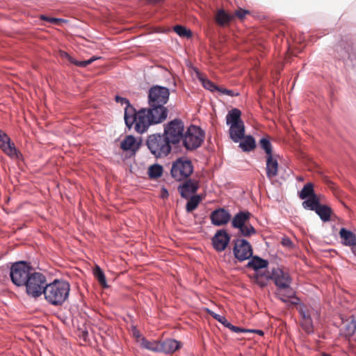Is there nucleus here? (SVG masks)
<instances>
[{"label":"nucleus","mask_w":356,"mask_h":356,"mask_svg":"<svg viewBox=\"0 0 356 356\" xmlns=\"http://www.w3.org/2000/svg\"><path fill=\"white\" fill-rule=\"evenodd\" d=\"M170 91L168 88L154 86L148 92L149 108L138 111V123L134 129L138 134H143L152 124L163 122L168 117V110L165 104L169 99Z\"/></svg>","instance_id":"nucleus-1"},{"label":"nucleus","mask_w":356,"mask_h":356,"mask_svg":"<svg viewBox=\"0 0 356 356\" xmlns=\"http://www.w3.org/2000/svg\"><path fill=\"white\" fill-rule=\"evenodd\" d=\"M270 279L274 281L277 286V295L282 302H286L292 299L291 304L298 303L299 298L296 296L294 290L291 287L292 278L286 270L280 268H273L270 273Z\"/></svg>","instance_id":"nucleus-2"},{"label":"nucleus","mask_w":356,"mask_h":356,"mask_svg":"<svg viewBox=\"0 0 356 356\" xmlns=\"http://www.w3.org/2000/svg\"><path fill=\"white\" fill-rule=\"evenodd\" d=\"M70 291V284L63 280H55L47 284L44 292L45 300L51 305H61L68 298Z\"/></svg>","instance_id":"nucleus-3"},{"label":"nucleus","mask_w":356,"mask_h":356,"mask_svg":"<svg viewBox=\"0 0 356 356\" xmlns=\"http://www.w3.org/2000/svg\"><path fill=\"white\" fill-rule=\"evenodd\" d=\"M146 145L150 152L156 158L168 156L172 150V144L163 134H154L147 137Z\"/></svg>","instance_id":"nucleus-4"},{"label":"nucleus","mask_w":356,"mask_h":356,"mask_svg":"<svg viewBox=\"0 0 356 356\" xmlns=\"http://www.w3.org/2000/svg\"><path fill=\"white\" fill-rule=\"evenodd\" d=\"M33 271L34 269L29 263L18 261L11 266L10 276L14 284L17 286H24Z\"/></svg>","instance_id":"nucleus-5"},{"label":"nucleus","mask_w":356,"mask_h":356,"mask_svg":"<svg viewBox=\"0 0 356 356\" xmlns=\"http://www.w3.org/2000/svg\"><path fill=\"white\" fill-rule=\"evenodd\" d=\"M47 285L46 276L34 270L24 286L26 287V293L29 296L36 298L44 293Z\"/></svg>","instance_id":"nucleus-6"},{"label":"nucleus","mask_w":356,"mask_h":356,"mask_svg":"<svg viewBox=\"0 0 356 356\" xmlns=\"http://www.w3.org/2000/svg\"><path fill=\"white\" fill-rule=\"evenodd\" d=\"M204 139V132L200 127L191 125L184 132L181 141L187 150L193 151L201 146Z\"/></svg>","instance_id":"nucleus-7"},{"label":"nucleus","mask_w":356,"mask_h":356,"mask_svg":"<svg viewBox=\"0 0 356 356\" xmlns=\"http://www.w3.org/2000/svg\"><path fill=\"white\" fill-rule=\"evenodd\" d=\"M163 134L172 145L179 144L184 134V124L181 120L175 119L164 125Z\"/></svg>","instance_id":"nucleus-8"},{"label":"nucleus","mask_w":356,"mask_h":356,"mask_svg":"<svg viewBox=\"0 0 356 356\" xmlns=\"http://www.w3.org/2000/svg\"><path fill=\"white\" fill-rule=\"evenodd\" d=\"M193 166L190 160L179 158L173 162L171 168L172 177L177 181L187 179L193 172Z\"/></svg>","instance_id":"nucleus-9"},{"label":"nucleus","mask_w":356,"mask_h":356,"mask_svg":"<svg viewBox=\"0 0 356 356\" xmlns=\"http://www.w3.org/2000/svg\"><path fill=\"white\" fill-rule=\"evenodd\" d=\"M0 148L4 154L12 159L21 160L22 159V153L17 149L14 143L12 142L9 136L1 129Z\"/></svg>","instance_id":"nucleus-10"},{"label":"nucleus","mask_w":356,"mask_h":356,"mask_svg":"<svg viewBox=\"0 0 356 356\" xmlns=\"http://www.w3.org/2000/svg\"><path fill=\"white\" fill-rule=\"evenodd\" d=\"M233 252L235 257L239 261H243L250 259L253 254L250 243L242 238H238L234 241Z\"/></svg>","instance_id":"nucleus-11"},{"label":"nucleus","mask_w":356,"mask_h":356,"mask_svg":"<svg viewBox=\"0 0 356 356\" xmlns=\"http://www.w3.org/2000/svg\"><path fill=\"white\" fill-rule=\"evenodd\" d=\"M115 101L122 104H124L127 105L124 109V121L129 129H131L133 125L135 126L138 123V112H136V109L130 104L127 99L116 96Z\"/></svg>","instance_id":"nucleus-12"},{"label":"nucleus","mask_w":356,"mask_h":356,"mask_svg":"<svg viewBox=\"0 0 356 356\" xmlns=\"http://www.w3.org/2000/svg\"><path fill=\"white\" fill-rule=\"evenodd\" d=\"M230 241V236L224 229L218 230L212 238L214 249L218 252H222L226 249Z\"/></svg>","instance_id":"nucleus-13"},{"label":"nucleus","mask_w":356,"mask_h":356,"mask_svg":"<svg viewBox=\"0 0 356 356\" xmlns=\"http://www.w3.org/2000/svg\"><path fill=\"white\" fill-rule=\"evenodd\" d=\"M210 218L213 225L222 226L229 222L231 220V215L225 209L219 208L211 212Z\"/></svg>","instance_id":"nucleus-14"},{"label":"nucleus","mask_w":356,"mask_h":356,"mask_svg":"<svg viewBox=\"0 0 356 356\" xmlns=\"http://www.w3.org/2000/svg\"><path fill=\"white\" fill-rule=\"evenodd\" d=\"M199 188L198 182L188 179L178 187V191L182 197L188 199L191 194L196 193Z\"/></svg>","instance_id":"nucleus-15"},{"label":"nucleus","mask_w":356,"mask_h":356,"mask_svg":"<svg viewBox=\"0 0 356 356\" xmlns=\"http://www.w3.org/2000/svg\"><path fill=\"white\" fill-rule=\"evenodd\" d=\"M266 176L268 179H272L277 175L278 162L274 155L266 156Z\"/></svg>","instance_id":"nucleus-16"},{"label":"nucleus","mask_w":356,"mask_h":356,"mask_svg":"<svg viewBox=\"0 0 356 356\" xmlns=\"http://www.w3.org/2000/svg\"><path fill=\"white\" fill-rule=\"evenodd\" d=\"M252 216L249 211H240L237 213L233 218L232 225L234 228H241L242 226L249 222V220Z\"/></svg>","instance_id":"nucleus-17"},{"label":"nucleus","mask_w":356,"mask_h":356,"mask_svg":"<svg viewBox=\"0 0 356 356\" xmlns=\"http://www.w3.org/2000/svg\"><path fill=\"white\" fill-rule=\"evenodd\" d=\"M229 137L234 143H238L244 138L245 126L244 123L229 127Z\"/></svg>","instance_id":"nucleus-18"},{"label":"nucleus","mask_w":356,"mask_h":356,"mask_svg":"<svg viewBox=\"0 0 356 356\" xmlns=\"http://www.w3.org/2000/svg\"><path fill=\"white\" fill-rule=\"evenodd\" d=\"M161 347L159 351L165 353H173L181 347V343L175 339H168L160 343Z\"/></svg>","instance_id":"nucleus-19"},{"label":"nucleus","mask_w":356,"mask_h":356,"mask_svg":"<svg viewBox=\"0 0 356 356\" xmlns=\"http://www.w3.org/2000/svg\"><path fill=\"white\" fill-rule=\"evenodd\" d=\"M234 19V15L226 13L223 9L218 10L215 16L216 22L220 26H225Z\"/></svg>","instance_id":"nucleus-20"},{"label":"nucleus","mask_w":356,"mask_h":356,"mask_svg":"<svg viewBox=\"0 0 356 356\" xmlns=\"http://www.w3.org/2000/svg\"><path fill=\"white\" fill-rule=\"evenodd\" d=\"M322 197L318 195H314L312 197L307 198L302 202V207L305 209L316 211L318 206L321 204Z\"/></svg>","instance_id":"nucleus-21"},{"label":"nucleus","mask_w":356,"mask_h":356,"mask_svg":"<svg viewBox=\"0 0 356 356\" xmlns=\"http://www.w3.org/2000/svg\"><path fill=\"white\" fill-rule=\"evenodd\" d=\"M140 144L136 142L133 136H127L121 142L120 147L124 151L136 152L139 148Z\"/></svg>","instance_id":"nucleus-22"},{"label":"nucleus","mask_w":356,"mask_h":356,"mask_svg":"<svg viewBox=\"0 0 356 356\" xmlns=\"http://www.w3.org/2000/svg\"><path fill=\"white\" fill-rule=\"evenodd\" d=\"M241 112L239 109L233 108L227 113L226 116V123L227 125L234 126L243 123L241 119Z\"/></svg>","instance_id":"nucleus-23"},{"label":"nucleus","mask_w":356,"mask_h":356,"mask_svg":"<svg viewBox=\"0 0 356 356\" xmlns=\"http://www.w3.org/2000/svg\"><path fill=\"white\" fill-rule=\"evenodd\" d=\"M339 236L343 241V244L346 246H351L356 242V236L351 231L341 228L339 231Z\"/></svg>","instance_id":"nucleus-24"},{"label":"nucleus","mask_w":356,"mask_h":356,"mask_svg":"<svg viewBox=\"0 0 356 356\" xmlns=\"http://www.w3.org/2000/svg\"><path fill=\"white\" fill-rule=\"evenodd\" d=\"M316 213L320 217L321 220L323 222H328L330 220L331 215L332 214V209L325 204H321L315 211Z\"/></svg>","instance_id":"nucleus-25"},{"label":"nucleus","mask_w":356,"mask_h":356,"mask_svg":"<svg viewBox=\"0 0 356 356\" xmlns=\"http://www.w3.org/2000/svg\"><path fill=\"white\" fill-rule=\"evenodd\" d=\"M268 261L263 259L259 257H252L251 260L248 263L247 266L248 268H252L254 270H257L259 269L264 268L268 266Z\"/></svg>","instance_id":"nucleus-26"},{"label":"nucleus","mask_w":356,"mask_h":356,"mask_svg":"<svg viewBox=\"0 0 356 356\" xmlns=\"http://www.w3.org/2000/svg\"><path fill=\"white\" fill-rule=\"evenodd\" d=\"M243 141L239 144V147L243 152H250L255 149L256 143L254 138L252 136H245Z\"/></svg>","instance_id":"nucleus-27"},{"label":"nucleus","mask_w":356,"mask_h":356,"mask_svg":"<svg viewBox=\"0 0 356 356\" xmlns=\"http://www.w3.org/2000/svg\"><path fill=\"white\" fill-rule=\"evenodd\" d=\"M138 342L140 347L153 352H159L161 347L160 342L156 341H148L145 338L142 337Z\"/></svg>","instance_id":"nucleus-28"},{"label":"nucleus","mask_w":356,"mask_h":356,"mask_svg":"<svg viewBox=\"0 0 356 356\" xmlns=\"http://www.w3.org/2000/svg\"><path fill=\"white\" fill-rule=\"evenodd\" d=\"M299 312L306 323H308V331L312 330V321L311 316L313 314V310L310 309L306 305H302L299 309Z\"/></svg>","instance_id":"nucleus-29"},{"label":"nucleus","mask_w":356,"mask_h":356,"mask_svg":"<svg viewBox=\"0 0 356 356\" xmlns=\"http://www.w3.org/2000/svg\"><path fill=\"white\" fill-rule=\"evenodd\" d=\"M314 195H316L314 190V185L312 183L306 184L302 190L299 192L298 195L301 200H305Z\"/></svg>","instance_id":"nucleus-30"},{"label":"nucleus","mask_w":356,"mask_h":356,"mask_svg":"<svg viewBox=\"0 0 356 356\" xmlns=\"http://www.w3.org/2000/svg\"><path fill=\"white\" fill-rule=\"evenodd\" d=\"M93 274H94V276L95 277V278L98 280L99 284L102 287H104V288L108 287L105 275H104L103 270L101 269V268L99 266H95V267L93 270Z\"/></svg>","instance_id":"nucleus-31"},{"label":"nucleus","mask_w":356,"mask_h":356,"mask_svg":"<svg viewBox=\"0 0 356 356\" xmlns=\"http://www.w3.org/2000/svg\"><path fill=\"white\" fill-rule=\"evenodd\" d=\"M254 282L260 286L261 287H264L267 286L269 280L270 279V273H268V274H262L257 273H255L254 276Z\"/></svg>","instance_id":"nucleus-32"},{"label":"nucleus","mask_w":356,"mask_h":356,"mask_svg":"<svg viewBox=\"0 0 356 356\" xmlns=\"http://www.w3.org/2000/svg\"><path fill=\"white\" fill-rule=\"evenodd\" d=\"M201 197L200 195L192 196L188 201L186 207V211L190 213L194 211L199 205L201 202Z\"/></svg>","instance_id":"nucleus-33"},{"label":"nucleus","mask_w":356,"mask_h":356,"mask_svg":"<svg viewBox=\"0 0 356 356\" xmlns=\"http://www.w3.org/2000/svg\"><path fill=\"white\" fill-rule=\"evenodd\" d=\"M163 168L160 165L154 164L148 169V175L151 179H157L162 175Z\"/></svg>","instance_id":"nucleus-34"},{"label":"nucleus","mask_w":356,"mask_h":356,"mask_svg":"<svg viewBox=\"0 0 356 356\" xmlns=\"http://www.w3.org/2000/svg\"><path fill=\"white\" fill-rule=\"evenodd\" d=\"M173 31L180 37L190 38L192 37V32L191 30L186 29L181 25H176L173 27Z\"/></svg>","instance_id":"nucleus-35"},{"label":"nucleus","mask_w":356,"mask_h":356,"mask_svg":"<svg viewBox=\"0 0 356 356\" xmlns=\"http://www.w3.org/2000/svg\"><path fill=\"white\" fill-rule=\"evenodd\" d=\"M240 234L245 237L250 236L251 235L255 234L257 231L254 227L248 222L247 224L242 226L241 228H238Z\"/></svg>","instance_id":"nucleus-36"},{"label":"nucleus","mask_w":356,"mask_h":356,"mask_svg":"<svg viewBox=\"0 0 356 356\" xmlns=\"http://www.w3.org/2000/svg\"><path fill=\"white\" fill-rule=\"evenodd\" d=\"M259 145L261 148L265 151L266 156H268L269 155H273L272 150V145L268 138H261L259 141Z\"/></svg>","instance_id":"nucleus-37"},{"label":"nucleus","mask_w":356,"mask_h":356,"mask_svg":"<svg viewBox=\"0 0 356 356\" xmlns=\"http://www.w3.org/2000/svg\"><path fill=\"white\" fill-rule=\"evenodd\" d=\"M356 332V321L353 319L349 323L346 325L345 335L348 338H350Z\"/></svg>","instance_id":"nucleus-38"},{"label":"nucleus","mask_w":356,"mask_h":356,"mask_svg":"<svg viewBox=\"0 0 356 356\" xmlns=\"http://www.w3.org/2000/svg\"><path fill=\"white\" fill-rule=\"evenodd\" d=\"M59 56L60 58L67 60L70 63L74 64L77 66V63L79 61L72 57L68 53L64 51H59Z\"/></svg>","instance_id":"nucleus-39"},{"label":"nucleus","mask_w":356,"mask_h":356,"mask_svg":"<svg viewBox=\"0 0 356 356\" xmlns=\"http://www.w3.org/2000/svg\"><path fill=\"white\" fill-rule=\"evenodd\" d=\"M209 313L213 318L222 323L225 327H227V323H229L225 316L216 314L213 312L209 311Z\"/></svg>","instance_id":"nucleus-40"},{"label":"nucleus","mask_w":356,"mask_h":356,"mask_svg":"<svg viewBox=\"0 0 356 356\" xmlns=\"http://www.w3.org/2000/svg\"><path fill=\"white\" fill-rule=\"evenodd\" d=\"M203 86L211 91L218 90V87L214 85L213 82L208 79H202Z\"/></svg>","instance_id":"nucleus-41"},{"label":"nucleus","mask_w":356,"mask_h":356,"mask_svg":"<svg viewBox=\"0 0 356 356\" xmlns=\"http://www.w3.org/2000/svg\"><path fill=\"white\" fill-rule=\"evenodd\" d=\"M226 327L229 328L232 332H236V333H239V332L245 333V332H250V330H248V329H245V328H241V327H237V326H234V325H232L230 323H227V327Z\"/></svg>","instance_id":"nucleus-42"},{"label":"nucleus","mask_w":356,"mask_h":356,"mask_svg":"<svg viewBox=\"0 0 356 356\" xmlns=\"http://www.w3.org/2000/svg\"><path fill=\"white\" fill-rule=\"evenodd\" d=\"M97 59H98L97 57L92 56L88 60L79 61V63H77V66L81 67H85L88 65L91 64L93 61L96 60Z\"/></svg>","instance_id":"nucleus-43"},{"label":"nucleus","mask_w":356,"mask_h":356,"mask_svg":"<svg viewBox=\"0 0 356 356\" xmlns=\"http://www.w3.org/2000/svg\"><path fill=\"white\" fill-rule=\"evenodd\" d=\"M248 13V11L243 10L242 8H240L235 11L234 15V17H238L240 19H243L245 15Z\"/></svg>","instance_id":"nucleus-44"},{"label":"nucleus","mask_w":356,"mask_h":356,"mask_svg":"<svg viewBox=\"0 0 356 356\" xmlns=\"http://www.w3.org/2000/svg\"><path fill=\"white\" fill-rule=\"evenodd\" d=\"M41 19H43V20L48 21V22H50L51 23H54L55 24H58L59 22L63 21V19H61L50 18V17H46V16H44V15L41 16Z\"/></svg>","instance_id":"nucleus-45"},{"label":"nucleus","mask_w":356,"mask_h":356,"mask_svg":"<svg viewBox=\"0 0 356 356\" xmlns=\"http://www.w3.org/2000/svg\"><path fill=\"white\" fill-rule=\"evenodd\" d=\"M79 337L81 339H83V340L84 341H88V332L87 330H79Z\"/></svg>","instance_id":"nucleus-46"},{"label":"nucleus","mask_w":356,"mask_h":356,"mask_svg":"<svg viewBox=\"0 0 356 356\" xmlns=\"http://www.w3.org/2000/svg\"><path fill=\"white\" fill-rule=\"evenodd\" d=\"M218 91L220 92L222 94H225V95H229V96H231V97H233V96L236 95V94L234 92L233 90H227V89H225V88H218Z\"/></svg>","instance_id":"nucleus-47"},{"label":"nucleus","mask_w":356,"mask_h":356,"mask_svg":"<svg viewBox=\"0 0 356 356\" xmlns=\"http://www.w3.org/2000/svg\"><path fill=\"white\" fill-rule=\"evenodd\" d=\"M281 243H282V245H284L285 247H289V248H291L293 245V243H292L291 241L288 237H284L282 239Z\"/></svg>","instance_id":"nucleus-48"},{"label":"nucleus","mask_w":356,"mask_h":356,"mask_svg":"<svg viewBox=\"0 0 356 356\" xmlns=\"http://www.w3.org/2000/svg\"><path fill=\"white\" fill-rule=\"evenodd\" d=\"M133 336L138 340V341L142 338L138 330L136 327L133 329Z\"/></svg>","instance_id":"nucleus-49"},{"label":"nucleus","mask_w":356,"mask_h":356,"mask_svg":"<svg viewBox=\"0 0 356 356\" xmlns=\"http://www.w3.org/2000/svg\"><path fill=\"white\" fill-rule=\"evenodd\" d=\"M168 196V192L166 189L165 188H163L162 191H161V197L163 198H165Z\"/></svg>","instance_id":"nucleus-50"},{"label":"nucleus","mask_w":356,"mask_h":356,"mask_svg":"<svg viewBox=\"0 0 356 356\" xmlns=\"http://www.w3.org/2000/svg\"><path fill=\"white\" fill-rule=\"evenodd\" d=\"M250 330V332H254V333L258 334L260 336H263L264 335V332L262 330Z\"/></svg>","instance_id":"nucleus-51"},{"label":"nucleus","mask_w":356,"mask_h":356,"mask_svg":"<svg viewBox=\"0 0 356 356\" xmlns=\"http://www.w3.org/2000/svg\"><path fill=\"white\" fill-rule=\"evenodd\" d=\"M351 250L353 253L356 255V241L355 242L354 245H352L351 246Z\"/></svg>","instance_id":"nucleus-52"},{"label":"nucleus","mask_w":356,"mask_h":356,"mask_svg":"<svg viewBox=\"0 0 356 356\" xmlns=\"http://www.w3.org/2000/svg\"><path fill=\"white\" fill-rule=\"evenodd\" d=\"M303 327H304V329H305L307 332H310V331H308V323H306V321H304V323H303Z\"/></svg>","instance_id":"nucleus-53"},{"label":"nucleus","mask_w":356,"mask_h":356,"mask_svg":"<svg viewBox=\"0 0 356 356\" xmlns=\"http://www.w3.org/2000/svg\"><path fill=\"white\" fill-rule=\"evenodd\" d=\"M323 356H331V355H328V354H325V353H324V354L323 355Z\"/></svg>","instance_id":"nucleus-54"}]
</instances>
